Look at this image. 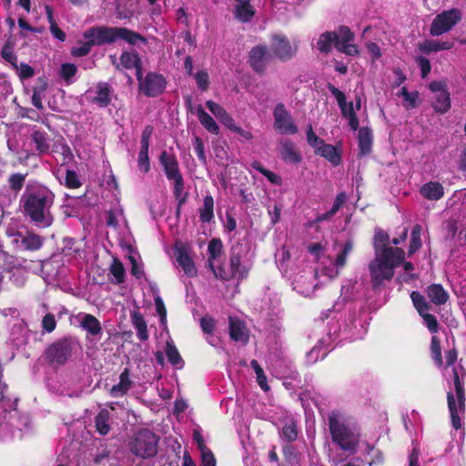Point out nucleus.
Masks as SVG:
<instances>
[{
	"mask_svg": "<svg viewBox=\"0 0 466 466\" xmlns=\"http://www.w3.org/2000/svg\"><path fill=\"white\" fill-rule=\"evenodd\" d=\"M195 79L198 86L202 90H207L209 85V77L207 72L199 71L196 74Z\"/></svg>",
	"mask_w": 466,
	"mask_h": 466,
	"instance_id": "0e129e2a",
	"label": "nucleus"
},
{
	"mask_svg": "<svg viewBox=\"0 0 466 466\" xmlns=\"http://www.w3.org/2000/svg\"><path fill=\"white\" fill-rule=\"evenodd\" d=\"M229 335L235 340L246 344L248 340V331L245 324L234 318H229Z\"/></svg>",
	"mask_w": 466,
	"mask_h": 466,
	"instance_id": "aec40b11",
	"label": "nucleus"
},
{
	"mask_svg": "<svg viewBox=\"0 0 466 466\" xmlns=\"http://www.w3.org/2000/svg\"><path fill=\"white\" fill-rule=\"evenodd\" d=\"M131 320L137 330V338L142 341L147 340L148 339L147 326L143 316L139 312L134 311L131 313Z\"/></svg>",
	"mask_w": 466,
	"mask_h": 466,
	"instance_id": "c85d7f7f",
	"label": "nucleus"
},
{
	"mask_svg": "<svg viewBox=\"0 0 466 466\" xmlns=\"http://www.w3.org/2000/svg\"><path fill=\"white\" fill-rule=\"evenodd\" d=\"M335 47L348 56H356L359 53L358 47L351 42L335 43Z\"/></svg>",
	"mask_w": 466,
	"mask_h": 466,
	"instance_id": "4d7b16f0",
	"label": "nucleus"
},
{
	"mask_svg": "<svg viewBox=\"0 0 466 466\" xmlns=\"http://www.w3.org/2000/svg\"><path fill=\"white\" fill-rule=\"evenodd\" d=\"M85 39H90L95 46L110 44L116 39L126 40L131 45L147 43L141 35L124 27H93L84 33Z\"/></svg>",
	"mask_w": 466,
	"mask_h": 466,
	"instance_id": "20e7f679",
	"label": "nucleus"
},
{
	"mask_svg": "<svg viewBox=\"0 0 466 466\" xmlns=\"http://www.w3.org/2000/svg\"><path fill=\"white\" fill-rule=\"evenodd\" d=\"M133 381L130 380V373L128 369H125L119 375V382L114 385L109 391L113 398H118L126 395L132 388Z\"/></svg>",
	"mask_w": 466,
	"mask_h": 466,
	"instance_id": "6ab92c4d",
	"label": "nucleus"
},
{
	"mask_svg": "<svg viewBox=\"0 0 466 466\" xmlns=\"http://www.w3.org/2000/svg\"><path fill=\"white\" fill-rule=\"evenodd\" d=\"M268 50L266 46H257L249 52L248 63L258 73H263L268 64Z\"/></svg>",
	"mask_w": 466,
	"mask_h": 466,
	"instance_id": "f3484780",
	"label": "nucleus"
},
{
	"mask_svg": "<svg viewBox=\"0 0 466 466\" xmlns=\"http://www.w3.org/2000/svg\"><path fill=\"white\" fill-rule=\"evenodd\" d=\"M421 231L422 227L420 225H415L413 227L410 236V244L409 248L410 254L416 252L421 247Z\"/></svg>",
	"mask_w": 466,
	"mask_h": 466,
	"instance_id": "c03bdc74",
	"label": "nucleus"
},
{
	"mask_svg": "<svg viewBox=\"0 0 466 466\" xmlns=\"http://www.w3.org/2000/svg\"><path fill=\"white\" fill-rule=\"evenodd\" d=\"M281 434L288 441H294L298 437L296 424L293 421L285 424L282 428Z\"/></svg>",
	"mask_w": 466,
	"mask_h": 466,
	"instance_id": "09e8293b",
	"label": "nucleus"
},
{
	"mask_svg": "<svg viewBox=\"0 0 466 466\" xmlns=\"http://www.w3.org/2000/svg\"><path fill=\"white\" fill-rule=\"evenodd\" d=\"M337 35L338 40H336L335 43L352 42L354 39V35L351 33L350 29L345 25L339 27Z\"/></svg>",
	"mask_w": 466,
	"mask_h": 466,
	"instance_id": "13d9d810",
	"label": "nucleus"
},
{
	"mask_svg": "<svg viewBox=\"0 0 466 466\" xmlns=\"http://www.w3.org/2000/svg\"><path fill=\"white\" fill-rule=\"evenodd\" d=\"M86 42L79 43L78 46L73 47L71 53L75 56H86L93 46H95L90 39H86Z\"/></svg>",
	"mask_w": 466,
	"mask_h": 466,
	"instance_id": "3c124183",
	"label": "nucleus"
},
{
	"mask_svg": "<svg viewBox=\"0 0 466 466\" xmlns=\"http://www.w3.org/2000/svg\"><path fill=\"white\" fill-rule=\"evenodd\" d=\"M401 95L404 97L407 108H413L417 106V100L419 97L418 92H408L406 87L401 88Z\"/></svg>",
	"mask_w": 466,
	"mask_h": 466,
	"instance_id": "6e6d98bb",
	"label": "nucleus"
},
{
	"mask_svg": "<svg viewBox=\"0 0 466 466\" xmlns=\"http://www.w3.org/2000/svg\"><path fill=\"white\" fill-rule=\"evenodd\" d=\"M137 78L139 83V91L147 96H157L166 88V80L159 74L148 73L143 78L142 68H137Z\"/></svg>",
	"mask_w": 466,
	"mask_h": 466,
	"instance_id": "6e6552de",
	"label": "nucleus"
},
{
	"mask_svg": "<svg viewBox=\"0 0 466 466\" xmlns=\"http://www.w3.org/2000/svg\"><path fill=\"white\" fill-rule=\"evenodd\" d=\"M420 316L423 318V321L431 332H436L438 330V322L433 315L426 311L420 314Z\"/></svg>",
	"mask_w": 466,
	"mask_h": 466,
	"instance_id": "69168bd1",
	"label": "nucleus"
},
{
	"mask_svg": "<svg viewBox=\"0 0 466 466\" xmlns=\"http://www.w3.org/2000/svg\"><path fill=\"white\" fill-rule=\"evenodd\" d=\"M158 438L149 430L143 429L137 431L130 443L134 454L141 458H149L157 454Z\"/></svg>",
	"mask_w": 466,
	"mask_h": 466,
	"instance_id": "0eeeda50",
	"label": "nucleus"
},
{
	"mask_svg": "<svg viewBox=\"0 0 466 466\" xmlns=\"http://www.w3.org/2000/svg\"><path fill=\"white\" fill-rule=\"evenodd\" d=\"M316 154L325 157L333 165L337 166L340 162V157L337 151V149L329 144L323 143L316 151Z\"/></svg>",
	"mask_w": 466,
	"mask_h": 466,
	"instance_id": "2f4dec72",
	"label": "nucleus"
},
{
	"mask_svg": "<svg viewBox=\"0 0 466 466\" xmlns=\"http://www.w3.org/2000/svg\"><path fill=\"white\" fill-rule=\"evenodd\" d=\"M110 274L113 276L112 282L116 284H121L125 281L126 269L122 262L118 259L114 258L110 266Z\"/></svg>",
	"mask_w": 466,
	"mask_h": 466,
	"instance_id": "a19ab883",
	"label": "nucleus"
},
{
	"mask_svg": "<svg viewBox=\"0 0 466 466\" xmlns=\"http://www.w3.org/2000/svg\"><path fill=\"white\" fill-rule=\"evenodd\" d=\"M453 43L449 41L427 40L420 44V48L424 53L437 52L441 50H449L452 48Z\"/></svg>",
	"mask_w": 466,
	"mask_h": 466,
	"instance_id": "473e14b6",
	"label": "nucleus"
},
{
	"mask_svg": "<svg viewBox=\"0 0 466 466\" xmlns=\"http://www.w3.org/2000/svg\"><path fill=\"white\" fill-rule=\"evenodd\" d=\"M427 295L431 302L437 305L444 304L449 299L448 293L440 284H432L429 286L427 289Z\"/></svg>",
	"mask_w": 466,
	"mask_h": 466,
	"instance_id": "bb28decb",
	"label": "nucleus"
},
{
	"mask_svg": "<svg viewBox=\"0 0 466 466\" xmlns=\"http://www.w3.org/2000/svg\"><path fill=\"white\" fill-rule=\"evenodd\" d=\"M45 90H46L45 86H37L33 89L32 104L37 109L43 108L42 99L44 96Z\"/></svg>",
	"mask_w": 466,
	"mask_h": 466,
	"instance_id": "5fc2aeb1",
	"label": "nucleus"
},
{
	"mask_svg": "<svg viewBox=\"0 0 466 466\" xmlns=\"http://www.w3.org/2000/svg\"><path fill=\"white\" fill-rule=\"evenodd\" d=\"M43 242L42 237L34 233H27L22 238L21 246L26 250H37L43 246Z\"/></svg>",
	"mask_w": 466,
	"mask_h": 466,
	"instance_id": "c9c22d12",
	"label": "nucleus"
},
{
	"mask_svg": "<svg viewBox=\"0 0 466 466\" xmlns=\"http://www.w3.org/2000/svg\"><path fill=\"white\" fill-rule=\"evenodd\" d=\"M72 347L68 339H61L52 344L46 350L51 362L64 364L71 356Z\"/></svg>",
	"mask_w": 466,
	"mask_h": 466,
	"instance_id": "2eb2a0df",
	"label": "nucleus"
},
{
	"mask_svg": "<svg viewBox=\"0 0 466 466\" xmlns=\"http://www.w3.org/2000/svg\"><path fill=\"white\" fill-rule=\"evenodd\" d=\"M353 249V244L351 241H348L342 250L337 255L335 259L329 258V265L325 266L323 268V272L326 276L330 279L336 278L339 276L340 270L345 267L347 262V258L350 254Z\"/></svg>",
	"mask_w": 466,
	"mask_h": 466,
	"instance_id": "4468645a",
	"label": "nucleus"
},
{
	"mask_svg": "<svg viewBox=\"0 0 466 466\" xmlns=\"http://www.w3.org/2000/svg\"><path fill=\"white\" fill-rule=\"evenodd\" d=\"M249 268L250 266L243 260L242 247L237 245L231 248L229 268L228 269L218 268V270H214V274L217 278L225 280L235 278L242 279L248 276Z\"/></svg>",
	"mask_w": 466,
	"mask_h": 466,
	"instance_id": "39448f33",
	"label": "nucleus"
},
{
	"mask_svg": "<svg viewBox=\"0 0 466 466\" xmlns=\"http://www.w3.org/2000/svg\"><path fill=\"white\" fill-rule=\"evenodd\" d=\"M65 183L67 187L77 188L81 186L80 179L75 171L67 170L66 173Z\"/></svg>",
	"mask_w": 466,
	"mask_h": 466,
	"instance_id": "bf43d9fd",
	"label": "nucleus"
},
{
	"mask_svg": "<svg viewBox=\"0 0 466 466\" xmlns=\"http://www.w3.org/2000/svg\"><path fill=\"white\" fill-rule=\"evenodd\" d=\"M461 19V12L458 8H451L437 15L433 19L430 33L431 35L439 36L452 29V27Z\"/></svg>",
	"mask_w": 466,
	"mask_h": 466,
	"instance_id": "1a4fd4ad",
	"label": "nucleus"
},
{
	"mask_svg": "<svg viewBox=\"0 0 466 466\" xmlns=\"http://www.w3.org/2000/svg\"><path fill=\"white\" fill-rule=\"evenodd\" d=\"M148 148H149L148 146H146V145L141 146L139 155H138V159H137L138 167L144 173L148 172V170L150 168L149 158H148Z\"/></svg>",
	"mask_w": 466,
	"mask_h": 466,
	"instance_id": "49530a36",
	"label": "nucleus"
},
{
	"mask_svg": "<svg viewBox=\"0 0 466 466\" xmlns=\"http://www.w3.org/2000/svg\"><path fill=\"white\" fill-rule=\"evenodd\" d=\"M55 200V194L46 186L38 183H30L21 197L20 202L25 216L38 228H49L54 222L51 212Z\"/></svg>",
	"mask_w": 466,
	"mask_h": 466,
	"instance_id": "f257e3e1",
	"label": "nucleus"
},
{
	"mask_svg": "<svg viewBox=\"0 0 466 466\" xmlns=\"http://www.w3.org/2000/svg\"><path fill=\"white\" fill-rule=\"evenodd\" d=\"M96 431L101 435H106L110 431V416L107 410H101L95 419Z\"/></svg>",
	"mask_w": 466,
	"mask_h": 466,
	"instance_id": "72a5a7b5",
	"label": "nucleus"
},
{
	"mask_svg": "<svg viewBox=\"0 0 466 466\" xmlns=\"http://www.w3.org/2000/svg\"><path fill=\"white\" fill-rule=\"evenodd\" d=\"M27 176V173L22 174V173H15L12 174L8 177V184L10 188L15 191V193L19 192L25 181V177Z\"/></svg>",
	"mask_w": 466,
	"mask_h": 466,
	"instance_id": "a18cd8bd",
	"label": "nucleus"
},
{
	"mask_svg": "<svg viewBox=\"0 0 466 466\" xmlns=\"http://www.w3.org/2000/svg\"><path fill=\"white\" fill-rule=\"evenodd\" d=\"M341 114L344 117L349 120V125L353 131H356L359 128V119L354 111L353 103L350 102L341 109Z\"/></svg>",
	"mask_w": 466,
	"mask_h": 466,
	"instance_id": "79ce46f5",
	"label": "nucleus"
},
{
	"mask_svg": "<svg viewBox=\"0 0 466 466\" xmlns=\"http://www.w3.org/2000/svg\"><path fill=\"white\" fill-rule=\"evenodd\" d=\"M235 17L239 21L246 23L251 20L255 15V10L250 5L251 0H235Z\"/></svg>",
	"mask_w": 466,
	"mask_h": 466,
	"instance_id": "4be33fe9",
	"label": "nucleus"
},
{
	"mask_svg": "<svg viewBox=\"0 0 466 466\" xmlns=\"http://www.w3.org/2000/svg\"><path fill=\"white\" fill-rule=\"evenodd\" d=\"M159 159L167 177L174 181V194L178 198L184 189V180L178 168V162L174 155L167 151L161 153Z\"/></svg>",
	"mask_w": 466,
	"mask_h": 466,
	"instance_id": "9d476101",
	"label": "nucleus"
},
{
	"mask_svg": "<svg viewBox=\"0 0 466 466\" xmlns=\"http://www.w3.org/2000/svg\"><path fill=\"white\" fill-rule=\"evenodd\" d=\"M206 106L208 108V110L220 121L228 112L218 103L208 100L206 102Z\"/></svg>",
	"mask_w": 466,
	"mask_h": 466,
	"instance_id": "603ef678",
	"label": "nucleus"
},
{
	"mask_svg": "<svg viewBox=\"0 0 466 466\" xmlns=\"http://www.w3.org/2000/svg\"><path fill=\"white\" fill-rule=\"evenodd\" d=\"M410 298L420 314H422L423 312H426L428 310L429 306L424 297L420 293L413 291L410 294Z\"/></svg>",
	"mask_w": 466,
	"mask_h": 466,
	"instance_id": "de8ad7c7",
	"label": "nucleus"
},
{
	"mask_svg": "<svg viewBox=\"0 0 466 466\" xmlns=\"http://www.w3.org/2000/svg\"><path fill=\"white\" fill-rule=\"evenodd\" d=\"M293 288L298 293L305 297L310 296L316 288L313 276L311 274L299 276L293 282Z\"/></svg>",
	"mask_w": 466,
	"mask_h": 466,
	"instance_id": "412c9836",
	"label": "nucleus"
},
{
	"mask_svg": "<svg viewBox=\"0 0 466 466\" xmlns=\"http://www.w3.org/2000/svg\"><path fill=\"white\" fill-rule=\"evenodd\" d=\"M196 113L200 124L211 134L218 135L219 133V127L214 118L208 115L201 105L196 108Z\"/></svg>",
	"mask_w": 466,
	"mask_h": 466,
	"instance_id": "b1692460",
	"label": "nucleus"
},
{
	"mask_svg": "<svg viewBox=\"0 0 466 466\" xmlns=\"http://www.w3.org/2000/svg\"><path fill=\"white\" fill-rule=\"evenodd\" d=\"M166 355L169 360V362L177 367V369H181L183 367L184 361L176 348V346L171 341H167L165 349Z\"/></svg>",
	"mask_w": 466,
	"mask_h": 466,
	"instance_id": "58836bf2",
	"label": "nucleus"
},
{
	"mask_svg": "<svg viewBox=\"0 0 466 466\" xmlns=\"http://www.w3.org/2000/svg\"><path fill=\"white\" fill-rule=\"evenodd\" d=\"M77 73V66L72 63H64L61 65L58 74L66 85L75 82V76Z\"/></svg>",
	"mask_w": 466,
	"mask_h": 466,
	"instance_id": "4c0bfd02",
	"label": "nucleus"
},
{
	"mask_svg": "<svg viewBox=\"0 0 466 466\" xmlns=\"http://www.w3.org/2000/svg\"><path fill=\"white\" fill-rule=\"evenodd\" d=\"M432 106L438 113L443 114L451 107L450 94L448 91H441L433 97Z\"/></svg>",
	"mask_w": 466,
	"mask_h": 466,
	"instance_id": "7c9ffc66",
	"label": "nucleus"
},
{
	"mask_svg": "<svg viewBox=\"0 0 466 466\" xmlns=\"http://www.w3.org/2000/svg\"><path fill=\"white\" fill-rule=\"evenodd\" d=\"M331 441L340 451L354 455L362 441L360 428L344 411L332 410L327 414Z\"/></svg>",
	"mask_w": 466,
	"mask_h": 466,
	"instance_id": "f03ea898",
	"label": "nucleus"
},
{
	"mask_svg": "<svg viewBox=\"0 0 466 466\" xmlns=\"http://www.w3.org/2000/svg\"><path fill=\"white\" fill-rule=\"evenodd\" d=\"M194 149L197 153V156L198 157V159L203 163V164H206L207 163V157H206V155H205V147H204V144H203V141L199 138V137H195L194 139Z\"/></svg>",
	"mask_w": 466,
	"mask_h": 466,
	"instance_id": "e2e57ef3",
	"label": "nucleus"
},
{
	"mask_svg": "<svg viewBox=\"0 0 466 466\" xmlns=\"http://www.w3.org/2000/svg\"><path fill=\"white\" fill-rule=\"evenodd\" d=\"M109 453V451L106 448L98 450L96 454L92 455V466H110L111 459Z\"/></svg>",
	"mask_w": 466,
	"mask_h": 466,
	"instance_id": "37998d69",
	"label": "nucleus"
},
{
	"mask_svg": "<svg viewBox=\"0 0 466 466\" xmlns=\"http://www.w3.org/2000/svg\"><path fill=\"white\" fill-rule=\"evenodd\" d=\"M455 395L448 392L447 400L451 420L452 427L459 430L462 423L461 420L465 412V394L463 386L459 379V375L454 372Z\"/></svg>",
	"mask_w": 466,
	"mask_h": 466,
	"instance_id": "423d86ee",
	"label": "nucleus"
},
{
	"mask_svg": "<svg viewBox=\"0 0 466 466\" xmlns=\"http://www.w3.org/2000/svg\"><path fill=\"white\" fill-rule=\"evenodd\" d=\"M214 218V199L210 195L203 198V206L199 209V218L204 223L210 222Z\"/></svg>",
	"mask_w": 466,
	"mask_h": 466,
	"instance_id": "c756f323",
	"label": "nucleus"
},
{
	"mask_svg": "<svg viewBox=\"0 0 466 466\" xmlns=\"http://www.w3.org/2000/svg\"><path fill=\"white\" fill-rule=\"evenodd\" d=\"M120 65L126 69H136V73L137 72V68H141L140 59L136 53L132 52H124L120 56Z\"/></svg>",
	"mask_w": 466,
	"mask_h": 466,
	"instance_id": "e433bc0d",
	"label": "nucleus"
},
{
	"mask_svg": "<svg viewBox=\"0 0 466 466\" xmlns=\"http://www.w3.org/2000/svg\"><path fill=\"white\" fill-rule=\"evenodd\" d=\"M56 327L55 316L51 313L46 314L42 319V328L46 332H52Z\"/></svg>",
	"mask_w": 466,
	"mask_h": 466,
	"instance_id": "338daca9",
	"label": "nucleus"
},
{
	"mask_svg": "<svg viewBox=\"0 0 466 466\" xmlns=\"http://www.w3.org/2000/svg\"><path fill=\"white\" fill-rule=\"evenodd\" d=\"M177 261L178 265L183 268L186 275L188 277L196 276L197 269L195 264L186 250H177Z\"/></svg>",
	"mask_w": 466,
	"mask_h": 466,
	"instance_id": "a878e982",
	"label": "nucleus"
},
{
	"mask_svg": "<svg viewBox=\"0 0 466 466\" xmlns=\"http://www.w3.org/2000/svg\"><path fill=\"white\" fill-rule=\"evenodd\" d=\"M222 247H223L222 242L218 238H213L208 244V251L209 254L208 265L213 272H214V270H217L214 267V260L217 259L220 256L221 251H222Z\"/></svg>",
	"mask_w": 466,
	"mask_h": 466,
	"instance_id": "ea45409f",
	"label": "nucleus"
},
{
	"mask_svg": "<svg viewBox=\"0 0 466 466\" xmlns=\"http://www.w3.org/2000/svg\"><path fill=\"white\" fill-rule=\"evenodd\" d=\"M402 248L388 247L381 251L376 248L375 258L370 263L369 269L373 289L380 288L385 280L394 276V268L404 260Z\"/></svg>",
	"mask_w": 466,
	"mask_h": 466,
	"instance_id": "7ed1b4c3",
	"label": "nucleus"
},
{
	"mask_svg": "<svg viewBox=\"0 0 466 466\" xmlns=\"http://www.w3.org/2000/svg\"><path fill=\"white\" fill-rule=\"evenodd\" d=\"M1 56L5 61L9 62L13 66H15L17 58L14 52V47L10 42H7L4 46L1 51Z\"/></svg>",
	"mask_w": 466,
	"mask_h": 466,
	"instance_id": "864d4df0",
	"label": "nucleus"
},
{
	"mask_svg": "<svg viewBox=\"0 0 466 466\" xmlns=\"http://www.w3.org/2000/svg\"><path fill=\"white\" fill-rule=\"evenodd\" d=\"M359 147L361 155L370 153L372 147V133L368 127H362L358 134Z\"/></svg>",
	"mask_w": 466,
	"mask_h": 466,
	"instance_id": "cd10ccee",
	"label": "nucleus"
},
{
	"mask_svg": "<svg viewBox=\"0 0 466 466\" xmlns=\"http://www.w3.org/2000/svg\"><path fill=\"white\" fill-rule=\"evenodd\" d=\"M86 97L100 107H106L111 101V87L107 83H99L86 92Z\"/></svg>",
	"mask_w": 466,
	"mask_h": 466,
	"instance_id": "dca6fc26",
	"label": "nucleus"
},
{
	"mask_svg": "<svg viewBox=\"0 0 466 466\" xmlns=\"http://www.w3.org/2000/svg\"><path fill=\"white\" fill-rule=\"evenodd\" d=\"M420 194L427 199L439 200L444 195V188L439 182H429L420 188Z\"/></svg>",
	"mask_w": 466,
	"mask_h": 466,
	"instance_id": "393cba45",
	"label": "nucleus"
},
{
	"mask_svg": "<svg viewBox=\"0 0 466 466\" xmlns=\"http://www.w3.org/2000/svg\"><path fill=\"white\" fill-rule=\"evenodd\" d=\"M70 321L81 328L87 333V336H91L95 339H100L103 329L100 321L93 315L79 312L76 315L71 316Z\"/></svg>",
	"mask_w": 466,
	"mask_h": 466,
	"instance_id": "f8f14e48",
	"label": "nucleus"
},
{
	"mask_svg": "<svg viewBox=\"0 0 466 466\" xmlns=\"http://www.w3.org/2000/svg\"><path fill=\"white\" fill-rule=\"evenodd\" d=\"M431 350L433 360L437 365L441 366L442 364L441 344L436 336L431 338Z\"/></svg>",
	"mask_w": 466,
	"mask_h": 466,
	"instance_id": "8fccbe9b",
	"label": "nucleus"
},
{
	"mask_svg": "<svg viewBox=\"0 0 466 466\" xmlns=\"http://www.w3.org/2000/svg\"><path fill=\"white\" fill-rule=\"evenodd\" d=\"M279 152L281 159L289 164H299L301 162L302 157L299 150L296 148L294 143L290 140L284 139L279 142Z\"/></svg>",
	"mask_w": 466,
	"mask_h": 466,
	"instance_id": "a211bd4d",
	"label": "nucleus"
},
{
	"mask_svg": "<svg viewBox=\"0 0 466 466\" xmlns=\"http://www.w3.org/2000/svg\"><path fill=\"white\" fill-rule=\"evenodd\" d=\"M274 129L280 134L294 135L298 132L292 116L282 103L277 104L273 109Z\"/></svg>",
	"mask_w": 466,
	"mask_h": 466,
	"instance_id": "9b49d317",
	"label": "nucleus"
},
{
	"mask_svg": "<svg viewBox=\"0 0 466 466\" xmlns=\"http://www.w3.org/2000/svg\"><path fill=\"white\" fill-rule=\"evenodd\" d=\"M14 66L16 68L20 78H29L35 75L34 68L25 63H21L19 66L15 64Z\"/></svg>",
	"mask_w": 466,
	"mask_h": 466,
	"instance_id": "680f3d73",
	"label": "nucleus"
},
{
	"mask_svg": "<svg viewBox=\"0 0 466 466\" xmlns=\"http://www.w3.org/2000/svg\"><path fill=\"white\" fill-rule=\"evenodd\" d=\"M201 466H216L215 456L209 449L201 451Z\"/></svg>",
	"mask_w": 466,
	"mask_h": 466,
	"instance_id": "774afa93",
	"label": "nucleus"
},
{
	"mask_svg": "<svg viewBox=\"0 0 466 466\" xmlns=\"http://www.w3.org/2000/svg\"><path fill=\"white\" fill-rule=\"evenodd\" d=\"M336 40H338L337 33L327 31L319 35L315 46L319 52L328 54L332 50Z\"/></svg>",
	"mask_w": 466,
	"mask_h": 466,
	"instance_id": "5701e85b",
	"label": "nucleus"
},
{
	"mask_svg": "<svg viewBox=\"0 0 466 466\" xmlns=\"http://www.w3.org/2000/svg\"><path fill=\"white\" fill-rule=\"evenodd\" d=\"M307 141L310 147L315 148V151L324 143V141L313 132L311 126H309L307 130Z\"/></svg>",
	"mask_w": 466,
	"mask_h": 466,
	"instance_id": "052dcab7",
	"label": "nucleus"
},
{
	"mask_svg": "<svg viewBox=\"0 0 466 466\" xmlns=\"http://www.w3.org/2000/svg\"><path fill=\"white\" fill-rule=\"evenodd\" d=\"M31 139L35 144V149L38 154H44L49 150V141L45 132L34 130L31 133Z\"/></svg>",
	"mask_w": 466,
	"mask_h": 466,
	"instance_id": "f704fd0d",
	"label": "nucleus"
},
{
	"mask_svg": "<svg viewBox=\"0 0 466 466\" xmlns=\"http://www.w3.org/2000/svg\"><path fill=\"white\" fill-rule=\"evenodd\" d=\"M299 41L293 44L285 35H275L272 38V49L277 57L282 61L290 60L298 52Z\"/></svg>",
	"mask_w": 466,
	"mask_h": 466,
	"instance_id": "ddd939ff",
	"label": "nucleus"
}]
</instances>
